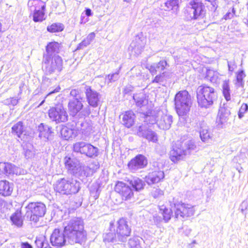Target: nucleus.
I'll use <instances>...</instances> for the list:
<instances>
[{
    "label": "nucleus",
    "mask_w": 248,
    "mask_h": 248,
    "mask_svg": "<svg viewBox=\"0 0 248 248\" xmlns=\"http://www.w3.org/2000/svg\"><path fill=\"white\" fill-rule=\"evenodd\" d=\"M63 230L55 229L53 231L50 242L56 248H61L67 245L81 244L86 240V233L84 229L82 219L74 217L63 223Z\"/></svg>",
    "instance_id": "1"
},
{
    "label": "nucleus",
    "mask_w": 248,
    "mask_h": 248,
    "mask_svg": "<svg viewBox=\"0 0 248 248\" xmlns=\"http://www.w3.org/2000/svg\"><path fill=\"white\" fill-rule=\"evenodd\" d=\"M196 149V145L193 140L182 138L176 142L170 151V158L174 163H177Z\"/></svg>",
    "instance_id": "2"
},
{
    "label": "nucleus",
    "mask_w": 248,
    "mask_h": 248,
    "mask_svg": "<svg viewBox=\"0 0 248 248\" xmlns=\"http://www.w3.org/2000/svg\"><path fill=\"white\" fill-rule=\"evenodd\" d=\"M197 98L199 106L207 108L211 106L217 99V93L214 88L203 84L197 89Z\"/></svg>",
    "instance_id": "3"
},
{
    "label": "nucleus",
    "mask_w": 248,
    "mask_h": 248,
    "mask_svg": "<svg viewBox=\"0 0 248 248\" xmlns=\"http://www.w3.org/2000/svg\"><path fill=\"white\" fill-rule=\"evenodd\" d=\"M145 119L149 124L155 123L160 129L163 130L169 129L172 123V116L161 110L152 111L150 115H145Z\"/></svg>",
    "instance_id": "4"
},
{
    "label": "nucleus",
    "mask_w": 248,
    "mask_h": 248,
    "mask_svg": "<svg viewBox=\"0 0 248 248\" xmlns=\"http://www.w3.org/2000/svg\"><path fill=\"white\" fill-rule=\"evenodd\" d=\"M54 188L56 192L63 195L76 194L80 189V183L77 180L63 178L56 181Z\"/></svg>",
    "instance_id": "5"
},
{
    "label": "nucleus",
    "mask_w": 248,
    "mask_h": 248,
    "mask_svg": "<svg viewBox=\"0 0 248 248\" xmlns=\"http://www.w3.org/2000/svg\"><path fill=\"white\" fill-rule=\"evenodd\" d=\"M191 104V96L186 90L179 91L175 94V108L179 116L186 115L189 111Z\"/></svg>",
    "instance_id": "6"
},
{
    "label": "nucleus",
    "mask_w": 248,
    "mask_h": 248,
    "mask_svg": "<svg viewBox=\"0 0 248 248\" xmlns=\"http://www.w3.org/2000/svg\"><path fill=\"white\" fill-rule=\"evenodd\" d=\"M62 68L63 62L61 57L58 55L51 57L49 55H44L43 69L46 75L59 73Z\"/></svg>",
    "instance_id": "7"
},
{
    "label": "nucleus",
    "mask_w": 248,
    "mask_h": 248,
    "mask_svg": "<svg viewBox=\"0 0 248 248\" xmlns=\"http://www.w3.org/2000/svg\"><path fill=\"white\" fill-rule=\"evenodd\" d=\"M170 206L173 209L174 217L177 219H182L185 217L192 216L195 213L194 206L191 204L183 203L177 199L173 198L170 202Z\"/></svg>",
    "instance_id": "8"
},
{
    "label": "nucleus",
    "mask_w": 248,
    "mask_h": 248,
    "mask_svg": "<svg viewBox=\"0 0 248 248\" xmlns=\"http://www.w3.org/2000/svg\"><path fill=\"white\" fill-rule=\"evenodd\" d=\"M26 216L30 220L37 222L39 218L44 216L46 212V207L41 202H30L26 206Z\"/></svg>",
    "instance_id": "9"
},
{
    "label": "nucleus",
    "mask_w": 248,
    "mask_h": 248,
    "mask_svg": "<svg viewBox=\"0 0 248 248\" xmlns=\"http://www.w3.org/2000/svg\"><path fill=\"white\" fill-rule=\"evenodd\" d=\"M113 229L115 232V237L121 242H124L131 233V228L129 227L127 222L124 218L120 219L116 223V229L113 223H110V231Z\"/></svg>",
    "instance_id": "10"
},
{
    "label": "nucleus",
    "mask_w": 248,
    "mask_h": 248,
    "mask_svg": "<svg viewBox=\"0 0 248 248\" xmlns=\"http://www.w3.org/2000/svg\"><path fill=\"white\" fill-rule=\"evenodd\" d=\"M50 119L56 124L65 123L68 120V115L62 104H59L50 108L48 111Z\"/></svg>",
    "instance_id": "11"
},
{
    "label": "nucleus",
    "mask_w": 248,
    "mask_h": 248,
    "mask_svg": "<svg viewBox=\"0 0 248 248\" xmlns=\"http://www.w3.org/2000/svg\"><path fill=\"white\" fill-rule=\"evenodd\" d=\"M64 161L65 168L69 173L82 179L83 164L79 160L66 156L64 158Z\"/></svg>",
    "instance_id": "12"
},
{
    "label": "nucleus",
    "mask_w": 248,
    "mask_h": 248,
    "mask_svg": "<svg viewBox=\"0 0 248 248\" xmlns=\"http://www.w3.org/2000/svg\"><path fill=\"white\" fill-rule=\"evenodd\" d=\"M73 151L90 158L98 155V149L90 143L84 141L77 142L73 145Z\"/></svg>",
    "instance_id": "13"
},
{
    "label": "nucleus",
    "mask_w": 248,
    "mask_h": 248,
    "mask_svg": "<svg viewBox=\"0 0 248 248\" xmlns=\"http://www.w3.org/2000/svg\"><path fill=\"white\" fill-rule=\"evenodd\" d=\"M187 8L190 17L194 19L203 17L206 13L205 6L200 0H191Z\"/></svg>",
    "instance_id": "14"
},
{
    "label": "nucleus",
    "mask_w": 248,
    "mask_h": 248,
    "mask_svg": "<svg viewBox=\"0 0 248 248\" xmlns=\"http://www.w3.org/2000/svg\"><path fill=\"white\" fill-rule=\"evenodd\" d=\"M84 91L89 105L93 108L97 107L101 98V94L88 85L84 86Z\"/></svg>",
    "instance_id": "15"
},
{
    "label": "nucleus",
    "mask_w": 248,
    "mask_h": 248,
    "mask_svg": "<svg viewBox=\"0 0 248 248\" xmlns=\"http://www.w3.org/2000/svg\"><path fill=\"white\" fill-rule=\"evenodd\" d=\"M144 124L140 126L137 132L138 135L140 137L146 139L149 141L155 142L157 141V136L156 133L150 129L147 126L150 124L149 122H146V119Z\"/></svg>",
    "instance_id": "16"
},
{
    "label": "nucleus",
    "mask_w": 248,
    "mask_h": 248,
    "mask_svg": "<svg viewBox=\"0 0 248 248\" xmlns=\"http://www.w3.org/2000/svg\"><path fill=\"white\" fill-rule=\"evenodd\" d=\"M147 164L146 158L143 155H138L128 163V167L131 171L135 172L140 169L144 168Z\"/></svg>",
    "instance_id": "17"
},
{
    "label": "nucleus",
    "mask_w": 248,
    "mask_h": 248,
    "mask_svg": "<svg viewBox=\"0 0 248 248\" xmlns=\"http://www.w3.org/2000/svg\"><path fill=\"white\" fill-rule=\"evenodd\" d=\"M115 191L122 196L123 200H128L133 196L131 188L122 182H117L115 186Z\"/></svg>",
    "instance_id": "18"
},
{
    "label": "nucleus",
    "mask_w": 248,
    "mask_h": 248,
    "mask_svg": "<svg viewBox=\"0 0 248 248\" xmlns=\"http://www.w3.org/2000/svg\"><path fill=\"white\" fill-rule=\"evenodd\" d=\"M164 177L163 171L157 170L150 172L146 176L145 181L149 185H152L159 182Z\"/></svg>",
    "instance_id": "19"
},
{
    "label": "nucleus",
    "mask_w": 248,
    "mask_h": 248,
    "mask_svg": "<svg viewBox=\"0 0 248 248\" xmlns=\"http://www.w3.org/2000/svg\"><path fill=\"white\" fill-rule=\"evenodd\" d=\"M18 167L12 163L0 162V174H17L18 172Z\"/></svg>",
    "instance_id": "20"
},
{
    "label": "nucleus",
    "mask_w": 248,
    "mask_h": 248,
    "mask_svg": "<svg viewBox=\"0 0 248 248\" xmlns=\"http://www.w3.org/2000/svg\"><path fill=\"white\" fill-rule=\"evenodd\" d=\"M83 105L81 100L71 99L69 101L68 108L69 111L73 115H76L83 108Z\"/></svg>",
    "instance_id": "21"
},
{
    "label": "nucleus",
    "mask_w": 248,
    "mask_h": 248,
    "mask_svg": "<svg viewBox=\"0 0 248 248\" xmlns=\"http://www.w3.org/2000/svg\"><path fill=\"white\" fill-rule=\"evenodd\" d=\"M99 168V165L97 162L93 161L88 166L83 164L82 179L91 176Z\"/></svg>",
    "instance_id": "22"
},
{
    "label": "nucleus",
    "mask_w": 248,
    "mask_h": 248,
    "mask_svg": "<svg viewBox=\"0 0 248 248\" xmlns=\"http://www.w3.org/2000/svg\"><path fill=\"white\" fill-rule=\"evenodd\" d=\"M142 39V40H140V35H138L136 37V42H132L130 45V47L136 54H140L144 47L145 41L143 37Z\"/></svg>",
    "instance_id": "23"
},
{
    "label": "nucleus",
    "mask_w": 248,
    "mask_h": 248,
    "mask_svg": "<svg viewBox=\"0 0 248 248\" xmlns=\"http://www.w3.org/2000/svg\"><path fill=\"white\" fill-rule=\"evenodd\" d=\"M133 99L137 107L139 108L145 107L148 103V99L142 92L133 95Z\"/></svg>",
    "instance_id": "24"
},
{
    "label": "nucleus",
    "mask_w": 248,
    "mask_h": 248,
    "mask_svg": "<svg viewBox=\"0 0 248 248\" xmlns=\"http://www.w3.org/2000/svg\"><path fill=\"white\" fill-rule=\"evenodd\" d=\"M200 124V135L203 142H207L211 138V134L209 131L208 126L204 122H201Z\"/></svg>",
    "instance_id": "25"
},
{
    "label": "nucleus",
    "mask_w": 248,
    "mask_h": 248,
    "mask_svg": "<svg viewBox=\"0 0 248 248\" xmlns=\"http://www.w3.org/2000/svg\"><path fill=\"white\" fill-rule=\"evenodd\" d=\"M135 114L131 110L126 111L123 115L122 123L126 127L129 128L134 123Z\"/></svg>",
    "instance_id": "26"
},
{
    "label": "nucleus",
    "mask_w": 248,
    "mask_h": 248,
    "mask_svg": "<svg viewBox=\"0 0 248 248\" xmlns=\"http://www.w3.org/2000/svg\"><path fill=\"white\" fill-rule=\"evenodd\" d=\"M13 191V187L9 182L6 180L0 181V194L3 196H10Z\"/></svg>",
    "instance_id": "27"
},
{
    "label": "nucleus",
    "mask_w": 248,
    "mask_h": 248,
    "mask_svg": "<svg viewBox=\"0 0 248 248\" xmlns=\"http://www.w3.org/2000/svg\"><path fill=\"white\" fill-rule=\"evenodd\" d=\"M167 65L166 61H161L158 63H154L151 64L148 68L150 73L153 75L156 74L157 72L163 70Z\"/></svg>",
    "instance_id": "28"
},
{
    "label": "nucleus",
    "mask_w": 248,
    "mask_h": 248,
    "mask_svg": "<svg viewBox=\"0 0 248 248\" xmlns=\"http://www.w3.org/2000/svg\"><path fill=\"white\" fill-rule=\"evenodd\" d=\"M51 129V128L47 125L41 124L38 127L39 137L41 139L44 138V140H49V136L52 133Z\"/></svg>",
    "instance_id": "29"
},
{
    "label": "nucleus",
    "mask_w": 248,
    "mask_h": 248,
    "mask_svg": "<svg viewBox=\"0 0 248 248\" xmlns=\"http://www.w3.org/2000/svg\"><path fill=\"white\" fill-rule=\"evenodd\" d=\"M46 9V4L43 3L41 6V10L35 9L33 14V20L35 22H42L45 20V11Z\"/></svg>",
    "instance_id": "30"
},
{
    "label": "nucleus",
    "mask_w": 248,
    "mask_h": 248,
    "mask_svg": "<svg viewBox=\"0 0 248 248\" xmlns=\"http://www.w3.org/2000/svg\"><path fill=\"white\" fill-rule=\"evenodd\" d=\"M10 219L13 224L18 227H20L23 225V219L21 211L17 210L10 217Z\"/></svg>",
    "instance_id": "31"
},
{
    "label": "nucleus",
    "mask_w": 248,
    "mask_h": 248,
    "mask_svg": "<svg viewBox=\"0 0 248 248\" xmlns=\"http://www.w3.org/2000/svg\"><path fill=\"white\" fill-rule=\"evenodd\" d=\"M25 127L23 123L21 121L17 122L12 127V133L16 136L18 138H21V136L25 132Z\"/></svg>",
    "instance_id": "32"
},
{
    "label": "nucleus",
    "mask_w": 248,
    "mask_h": 248,
    "mask_svg": "<svg viewBox=\"0 0 248 248\" xmlns=\"http://www.w3.org/2000/svg\"><path fill=\"white\" fill-rule=\"evenodd\" d=\"M59 51V44L57 42H50L46 46V54L44 55H51L53 53H58Z\"/></svg>",
    "instance_id": "33"
},
{
    "label": "nucleus",
    "mask_w": 248,
    "mask_h": 248,
    "mask_svg": "<svg viewBox=\"0 0 248 248\" xmlns=\"http://www.w3.org/2000/svg\"><path fill=\"white\" fill-rule=\"evenodd\" d=\"M143 242V240L141 237L135 236L129 240L128 245L130 248H141Z\"/></svg>",
    "instance_id": "34"
},
{
    "label": "nucleus",
    "mask_w": 248,
    "mask_h": 248,
    "mask_svg": "<svg viewBox=\"0 0 248 248\" xmlns=\"http://www.w3.org/2000/svg\"><path fill=\"white\" fill-rule=\"evenodd\" d=\"M130 184L136 191L142 189L145 186L144 182L139 178H133L130 181Z\"/></svg>",
    "instance_id": "35"
},
{
    "label": "nucleus",
    "mask_w": 248,
    "mask_h": 248,
    "mask_svg": "<svg viewBox=\"0 0 248 248\" xmlns=\"http://www.w3.org/2000/svg\"><path fill=\"white\" fill-rule=\"evenodd\" d=\"M222 91L223 95L226 100H231L230 88L228 80H225L222 84Z\"/></svg>",
    "instance_id": "36"
},
{
    "label": "nucleus",
    "mask_w": 248,
    "mask_h": 248,
    "mask_svg": "<svg viewBox=\"0 0 248 248\" xmlns=\"http://www.w3.org/2000/svg\"><path fill=\"white\" fill-rule=\"evenodd\" d=\"M173 209L174 208H172L171 207L170 209L166 207L160 209V211H161V214L163 217V219L165 222H168L170 219Z\"/></svg>",
    "instance_id": "37"
},
{
    "label": "nucleus",
    "mask_w": 248,
    "mask_h": 248,
    "mask_svg": "<svg viewBox=\"0 0 248 248\" xmlns=\"http://www.w3.org/2000/svg\"><path fill=\"white\" fill-rule=\"evenodd\" d=\"M61 133L63 139L66 140H68L73 137L74 131L73 129L65 126L62 128Z\"/></svg>",
    "instance_id": "38"
},
{
    "label": "nucleus",
    "mask_w": 248,
    "mask_h": 248,
    "mask_svg": "<svg viewBox=\"0 0 248 248\" xmlns=\"http://www.w3.org/2000/svg\"><path fill=\"white\" fill-rule=\"evenodd\" d=\"M165 10L170 11L177 10L178 8V0H171L167 1L165 3Z\"/></svg>",
    "instance_id": "39"
},
{
    "label": "nucleus",
    "mask_w": 248,
    "mask_h": 248,
    "mask_svg": "<svg viewBox=\"0 0 248 248\" xmlns=\"http://www.w3.org/2000/svg\"><path fill=\"white\" fill-rule=\"evenodd\" d=\"M246 77V75L244 70H241L236 73V85L238 87H243L244 85V81L243 78Z\"/></svg>",
    "instance_id": "40"
},
{
    "label": "nucleus",
    "mask_w": 248,
    "mask_h": 248,
    "mask_svg": "<svg viewBox=\"0 0 248 248\" xmlns=\"http://www.w3.org/2000/svg\"><path fill=\"white\" fill-rule=\"evenodd\" d=\"M63 30V25L61 23H53L47 27V31L51 32H59L62 31Z\"/></svg>",
    "instance_id": "41"
},
{
    "label": "nucleus",
    "mask_w": 248,
    "mask_h": 248,
    "mask_svg": "<svg viewBox=\"0 0 248 248\" xmlns=\"http://www.w3.org/2000/svg\"><path fill=\"white\" fill-rule=\"evenodd\" d=\"M206 77L211 82H216L218 78L217 73L209 69L207 70Z\"/></svg>",
    "instance_id": "42"
},
{
    "label": "nucleus",
    "mask_w": 248,
    "mask_h": 248,
    "mask_svg": "<svg viewBox=\"0 0 248 248\" xmlns=\"http://www.w3.org/2000/svg\"><path fill=\"white\" fill-rule=\"evenodd\" d=\"M82 90L80 89H72L70 93V96L73 97V99L82 100L83 97L81 96Z\"/></svg>",
    "instance_id": "43"
},
{
    "label": "nucleus",
    "mask_w": 248,
    "mask_h": 248,
    "mask_svg": "<svg viewBox=\"0 0 248 248\" xmlns=\"http://www.w3.org/2000/svg\"><path fill=\"white\" fill-rule=\"evenodd\" d=\"M117 239H118V238L115 237V232L114 233L113 232H109L104 234L103 236V240L104 242H114L116 241Z\"/></svg>",
    "instance_id": "44"
},
{
    "label": "nucleus",
    "mask_w": 248,
    "mask_h": 248,
    "mask_svg": "<svg viewBox=\"0 0 248 248\" xmlns=\"http://www.w3.org/2000/svg\"><path fill=\"white\" fill-rule=\"evenodd\" d=\"M77 126L78 129L80 128L81 130L84 132H89L91 129V126L86 122H78Z\"/></svg>",
    "instance_id": "45"
},
{
    "label": "nucleus",
    "mask_w": 248,
    "mask_h": 248,
    "mask_svg": "<svg viewBox=\"0 0 248 248\" xmlns=\"http://www.w3.org/2000/svg\"><path fill=\"white\" fill-rule=\"evenodd\" d=\"M167 74L166 72H163L161 74L156 75L153 80L152 83H159L160 84L163 83L164 81L166 80V78L165 77Z\"/></svg>",
    "instance_id": "46"
},
{
    "label": "nucleus",
    "mask_w": 248,
    "mask_h": 248,
    "mask_svg": "<svg viewBox=\"0 0 248 248\" xmlns=\"http://www.w3.org/2000/svg\"><path fill=\"white\" fill-rule=\"evenodd\" d=\"M24 154L25 157L27 159L32 158L34 155V151L32 147H31L30 148L28 147L24 148Z\"/></svg>",
    "instance_id": "47"
},
{
    "label": "nucleus",
    "mask_w": 248,
    "mask_h": 248,
    "mask_svg": "<svg viewBox=\"0 0 248 248\" xmlns=\"http://www.w3.org/2000/svg\"><path fill=\"white\" fill-rule=\"evenodd\" d=\"M45 236H39V237H37L36 240L35 241V244L36 246V248H41V246H42L44 241L45 239Z\"/></svg>",
    "instance_id": "48"
},
{
    "label": "nucleus",
    "mask_w": 248,
    "mask_h": 248,
    "mask_svg": "<svg viewBox=\"0 0 248 248\" xmlns=\"http://www.w3.org/2000/svg\"><path fill=\"white\" fill-rule=\"evenodd\" d=\"M118 74V73L116 72L111 74V75H108V78L106 79L108 80V83L117 80L119 78Z\"/></svg>",
    "instance_id": "49"
},
{
    "label": "nucleus",
    "mask_w": 248,
    "mask_h": 248,
    "mask_svg": "<svg viewBox=\"0 0 248 248\" xmlns=\"http://www.w3.org/2000/svg\"><path fill=\"white\" fill-rule=\"evenodd\" d=\"M163 194V191L160 189L156 188L153 190L152 192V195L155 198H158L160 196H162Z\"/></svg>",
    "instance_id": "50"
},
{
    "label": "nucleus",
    "mask_w": 248,
    "mask_h": 248,
    "mask_svg": "<svg viewBox=\"0 0 248 248\" xmlns=\"http://www.w3.org/2000/svg\"><path fill=\"white\" fill-rule=\"evenodd\" d=\"M227 63L229 72H233V70L237 67V65L234 60L228 61Z\"/></svg>",
    "instance_id": "51"
},
{
    "label": "nucleus",
    "mask_w": 248,
    "mask_h": 248,
    "mask_svg": "<svg viewBox=\"0 0 248 248\" xmlns=\"http://www.w3.org/2000/svg\"><path fill=\"white\" fill-rule=\"evenodd\" d=\"M90 43L86 39H84L79 45L78 46L77 49H83L84 47L87 46Z\"/></svg>",
    "instance_id": "52"
},
{
    "label": "nucleus",
    "mask_w": 248,
    "mask_h": 248,
    "mask_svg": "<svg viewBox=\"0 0 248 248\" xmlns=\"http://www.w3.org/2000/svg\"><path fill=\"white\" fill-rule=\"evenodd\" d=\"M18 102V100L16 98H10L6 100V103L8 104H11L13 106L16 105Z\"/></svg>",
    "instance_id": "53"
},
{
    "label": "nucleus",
    "mask_w": 248,
    "mask_h": 248,
    "mask_svg": "<svg viewBox=\"0 0 248 248\" xmlns=\"http://www.w3.org/2000/svg\"><path fill=\"white\" fill-rule=\"evenodd\" d=\"M234 14V9L232 8V12H229L224 16V18L225 20H227L229 19H231L233 16V15Z\"/></svg>",
    "instance_id": "54"
},
{
    "label": "nucleus",
    "mask_w": 248,
    "mask_h": 248,
    "mask_svg": "<svg viewBox=\"0 0 248 248\" xmlns=\"http://www.w3.org/2000/svg\"><path fill=\"white\" fill-rule=\"evenodd\" d=\"M206 1H209L211 2L212 7H211V10L215 11L217 7V4L216 2V0H205Z\"/></svg>",
    "instance_id": "55"
},
{
    "label": "nucleus",
    "mask_w": 248,
    "mask_h": 248,
    "mask_svg": "<svg viewBox=\"0 0 248 248\" xmlns=\"http://www.w3.org/2000/svg\"><path fill=\"white\" fill-rule=\"evenodd\" d=\"M240 113H245L248 111V105L247 104H243L239 109Z\"/></svg>",
    "instance_id": "56"
},
{
    "label": "nucleus",
    "mask_w": 248,
    "mask_h": 248,
    "mask_svg": "<svg viewBox=\"0 0 248 248\" xmlns=\"http://www.w3.org/2000/svg\"><path fill=\"white\" fill-rule=\"evenodd\" d=\"M95 35L94 32L90 33L85 38L90 44L94 40Z\"/></svg>",
    "instance_id": "57"
},
{
    "label": "nucleus",
    "mask_w": 248,
    "mask_h": 248,
    "mask_svg": "<svg viewBox=\"0 0 248 248\" xmlns=\"http://www.w3.org/2000/svg\"><path fill=\"white\" fill-rule=\"evenodd\" d=\"M61 90V88L60 86H57L55 89L50 91L49 92V93H47V96H49V95H50L53 93H58L60 92Z\"/></svg>",
    "instance_id": "58"
},
{
    "label": "nucleus",
    "mask_w": 248,
    "mask_h": 248,
    "mask_svg": "<svg viewBox=\"0 0 248 248\" xmlns=\"http://www.w3.org/2000/svg\"><path fill=\"white\" fill-rule=\"evenodd\" d=\"M21 248H32V246L28 242H22L21 244Z\"/></svg>",
    "instance_id": "59"
},
{
    "label": "nucleus",
    "mask_w": 248,
    "mask_h": 248,
    "mask_svg": "<svg viewBox=\"0 0 248 248\" xmlns=\"http://www.w3.org/2000/svg\"><path fill=\"white\" fill-rule=\"evenodd\" d=\"M50 246L46 238L45 239L44 242L43 243L42 246H41V248H49Z\"/></svg>",
    "instance_id": "60"
},
{
    "label": "nucleus",
    "mask_w": 248,
    "mask_h": 248,
    "mask_svg": "<svg viewBox=\"0 0 248 248\" xmlns=\"http://www.w3.org/2000/svg\"><path fill=\"white\" fill-rule=\"evenodd\" d=\"M131 91L132 89L131 87H126L124 89L123 92L124 94H127Z\"/></svg>",
    "instance_id": "61"
},
{
    "label": "nucleus",
    "mask_w": 248,
    "mask_h": 248,
    "mask_svg": "<svg viewBox=\"0 0 248 248\" xmlns=\"http://www.w3.org/2000/svg\"><path fill=\"white\" fill-rule=\"evenodd\" d=\"M25 86V84L23 82H21L19 84V94H21L22 93V91L24 89Z\"/></svg>",
    "instance_id": "62"
},
{
    "label": "nucleus",
    "mask_w": 248,
    "mask_h": 248,
    "mask_svg": "<svg viewBox=\"0 0 248 248\" xmlns=\"http://www.w3.org/2000/svg\"><path fill=\"white\" fill-rule=\"evenodd\" d=\"M85 14L88 16H91L92 15V10L89 8H86L85 10Z\"/></svg>",
    "instance_id": "63"
},
{
    "label": "nucleus",
    "mask_w": 248,
    "mask_h": 248,
    "mask_svg": "<svg viewBox=\"0 0 248 248\" xmlns=\"http://www.w3.org/2000/svg\"><path fill=\"white\" fill-rule=\"evenodd\" d=\"M185 234L186 235V236H189V234H190L191 232V229H190V228H186L185 230Z\"/></svg>",
    "instance_id": "64"
}]
</instances>
